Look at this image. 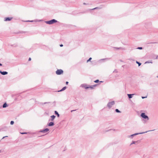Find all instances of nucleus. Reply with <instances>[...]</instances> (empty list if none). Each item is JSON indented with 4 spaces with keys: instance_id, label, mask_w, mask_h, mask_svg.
<instances>
[{
    "instance_id": "1",
    "label": "nucleus",
    "mask_w": 158,
    "mask_h": 158,
    "mask_svg": "<svg viewBox=\"0 0 158 158\" xmlns=\"http://www.w3.org/2000/svg\"><path fill=\"white\" fill-rule=\"evenodd\" d=\"M140 116L142 118H143L145 119V120H144L145 123L149 119V118L148 116L146 115L145 113H142L141 114Z\"/></svg>"
},
{
    "instance_id": "2",
    "label": "nucleus",
    "mask_w": 158,
    "mask_h": 158,
    "mask_svg": "<svg viewBox=\"0 0 158 158\" xmlns=\"http://www.w3.org/2000/svg\"><path fill=\"white\" fill-rule=\"evenodd\" d=\"M57 21L55 19H52L51 20L48 21H45V23L48 24H52L54 23H56Z\"/></svg>"
},
{
    "instance_id": "3",
    "label": "nucleus",
    "mask_w": 158,
    "mask_h": 158,
    "mask_svg": "<svg viewBox=\"0 0 158 158\" xmlns=\"http://www.w3.org/2000/svg\"><path fill=\"white\" fill-rule=\"evenodd\" d=\"M114 104L115 102L114 101L109 102L107 104V106L109 109H110Z\"/></svg>"
},
{
    "instance_id": "4",
    "label": "nucleus",
    "mask_w": 158,
    "mask_h": 158,
    "mask_svg": "<svg viewBox=\"0 0 158 158\" xmlns=\"http://www.w3.org/2000/svg\"><path fill=\"white\" fill-rule=\"evenodd\" d=\"M149 131H146V132H143L135 133V134H132V135H128V138H132L134 136H135L136 135H139V134H140L145 133H147Z\"/></svg>"
},
{
    "instance_id": "5",
    "label": "nucleus",
    "mask_w": 158,
    "mask_h": 158,
    "mask_svg": "<svg viewBox=\"0 0 158 158\" xmlns=\"http://www.w3.org/2000/svg\"><path fill=\"white\" fill-rule=\"evenodd\" d=\"M56 74L58 75H60L62 74L63 73V71L61 69H57L56 72Z\"/></svg>"
},
{
    "instance_id": "6",
    "label": "nucleus",
    "mask_w": 158,
    "mask_h": 158,
    "mask_svg": "<svg viewBox=\"0 0 158 158\" xmlns=\"http://www.w3.org/2000/svg\"><path fill=\"white\" fill-rule=\"evenodd\" d=\"M49 131V129L48 128H46L44 130H40L39 132L43 133H47Z\"/></svg>"
},
{
    "instance_id": "7",
    "label": "nucleus",
    "mask_w": 158,
    "mask_h": 158,
    "mask_svg": "<svg viewBox=\"0 0 158 158\" xmlns=\"http://www.w3.org/2000/svg\"><path fill=\"white\" fill-rule=\"evenodd\" d=\"M80 87H84L85 89H88L89 88L88 86H87V85L85 84H81V85Z\"/></svg>"
},
{
    "instance_id": "8",
    "label": "nucleus",
    "mask_w": 158,
    "mask_h": 158,
    "mask_svg": "<svg viewBox=\"0 0 158 158\" xmlns=\"http://www.w3.org/2000/svg\"><path fill=\"white\" fill-rule=\"evenodd\" d=\"M12 19V18H9V17L5 18V19H4V21H10Z\"/></svg>"
},
{
    "instance_id": "9",
    "label": "nucleus",
    "mask_w": 158,
    "mask_h": 158,
    "mask_svg": "<svg viewBox=\"0 0 158 158\" xmlns=\"http://www.w3.org/2000/svg\"><path fill=\"white\" fill-rule=\"evenodd\" d=\"M0 73L2 75H6L8 74V72L6 71H0Z\"/></svg>"
},
{
    "instance_id": "10",
    "label": "nucleus",
    "mask_w": 158,
    "mask_h": 158,
    "mask_svg": "<svg viewBox=\"0 0 158 158\" xmlns=\"http://www.w3.org/2000/svg\"><path fill=\"white\" fill-rule=\"evenodd\" d=\"M41 21V20H27L26 21L27 22H40V21Z\"/></svg>"
},
{
    "instance_id": "11",
    "label": "nucleus",
    "mask_w": 158,
    "mask_h": 158,
    "mask_svg": "<svg viewBox=\"0 0 158 158\" xmlns=\"http://www.w3.org/2000/svg\"><path fill=\"white\" fill-rule=\"evenodd\" d=\"M135 95V94H127L129 98L130 99L132 98V96Z\"/></svg>"
},
{
    "instance_id": "12",
    "label": "nucleus",
    "mask_w": 158,
    "mask_h": 158,
    "mask_svg": "<svg viewBox=\"0 0 158 158\" xmlns=\"http://www.w3.org/2000/svg\"><path fill=\"white\" fill-rule=\"evenodd\" d=\"M55 117L56 116L54 115H52L51 116V119L49 120V121L51 120V121H53Z\"/></svg>"
},
{
    "instance_id": "13",
    "label": "nucleus",
    "mask_w": 158,
    "mask_h": 158,
    "mask_svg": "<svg viewBox=\"0 0 158 158\" xmlns=\"http://www.w3.org/2000/svg\"><path fill=\"white\" fill-rule=\"evenodd\" d=\"M54 125V123L53 122H51L50 123H49L48 124V125L49 126H53Z\"/></svg>"
},
{
    "instance_id": "14",
    "label": "nucleus",
    "mask_w": 158,
    "mask_h": 158,
    "mask_svg": "<svg viewBox=\"0 0 158 158\" xmlns=\"http://www.w3.org/2000/svg\"><path fill=\"white\" fill-rule=\"evenodd\" d=\"M8 106V105L6 103H5L3 105L2 107L3 108H6V107Z\"/></svg>"
},
{
    "instance_id": "15",
    "label": "nucleus",
    "mask_w": 158,
    "mask_h": 158,
    "mask_svg": "<svg viewBox=\"0 0 158 158\" xmlns=\"http://www.w3.org/2000/svg\"><path fill=\"white\" fill-rule=\"evenodd\" d=\"M66 87L65 86V87H63L62 88V89H61L60 90L58 91V92H60V91H63L64 90H65L66 89Z\"/></svg>"
},
{
    "instance_id": "16",
    "label": "nucleus",
    "mask_w": 158,
    "mask_h": 158,
    "mask_svg": "<svg viewBox=\"0 0 158 158\" xmlns=\"http://www.w3.org/2000/svg\"><path fill=\"white\" fill-rule=\"evenodd\" d=\"M96 85H93L92 86H88L89 88H90L91 89H93L94 88V87H95Z\"/></svg>"
},
{
    "instance_id": "17",
    "label": "nucleus",
    "mask_w": 158,
    "mask_h": 158,
    "mask_svg": "<svg viewBox=\"0 0 158 158\" xmlns=\"http://www.w3.org/2000/svg\"><path fill=\"white\" fill-rule=\"evenodd\" d=\"M55 114L57 115L58 117H59L60 116L59 114H58V112L56 111H55Z\"/></svg>"
},
{
    "instance_id": "18",
    "label": "nucleus",
    "mask_w": 158,
    "mask_h": 158,
    "mask_svg": "<svg viewBox=\"0 0 158 158\" xmlns=\"http://www.w3.org/2000/svg\"><path fill=\"white\" fill-rule=\"evenodd\" d=\"M137 141H133L130 144V145H132V144H135L137 142Z\"/></svg>"
},
{
    "instance_id": "19",
    "label": "nucleus",
    "mask_w": 158,
    "mask_h": 158,
    "mask_svg": "<svg viewBox=\"0 0 158 158\" xmlns=\"http://www.w3.org/2000/svg\"><path fill=\"white\" fill-rule=\"evenodd\" d=\"M116 112L117 113H121V111L119 110L118 109H116L115 110Z\"/></svg>"
},
{
    "instance_id": "20",
    "label": "nucleus",
    "mask_w": 158,
    "mask_h": 158,
    "mask_svg": "<svg viewBox=\"0 0 158 158\" xmlns=\"http://www.w3.org/2000/svg\"><path fill=\"white\" fill-rule=\"evenodd\" d=\"M136 63L138 64V65L139 66H140V65H141V63L139 62H138L137 61H136Z\"/></svg>"
},
{
    "instance_id": "21",
    "label": "nucleus",
    "mask_w": 158,
    "mask_h": 158,
    "mask_svg": "<svg viewBox=\"0 0 158 158\" xmlns=\"http://www.w3.org/2000/svg\"><path fill=\"white\" fill-rule=\"evenodd\" d=\"M116 48L117 49H123V48L121 47Z\"/></svg>"
},
{
    "instance_id": "22",
    "label": "nucleus",
    "mask_w": 158,
    "mask_h": 158,
    "mask_svg": "<svg viewBox=\"0 0 158 158\" xmlns=\"http://www.w3.org/2000/svg\"><path fill=\"white\" fill-rule=\"evenodd\" d=\"M14 123V122L13 121H11L10 122V124L11 125H13Z\"/></svg>"
},
{
    "instance_id": "23",
    "label": "nucleus",
    "mask_w": 158,
    "mask_h": 158,
    "mask_svg": "<svg viewBox=\"0 0 158 158\" xmlns=\"http://www.w3.org/2000/svg\"><path fill=\"white\" fill-rule=\"evenodd\" d=\"M99 81L98 80H95V81H94V82L95 83H98V82H99Z\"/></svg>"
},
{
    "instance_id": "24",
    "label": "nucleus",
    "mask_w": 158,
    "mask_h": 158,
    "mask_svg": "<svg viewBox=\"0 0 158 158\" xmlns=\"http://www.w3.org/2000/svg\"><path fill=\"white\" fill-rule=\"evenodd\" d=\"M91 59L92 58L91 57L89 58V59L87 60V62H88L89 61H90Z\"/></svg>"
},
{
    "instance_id": "25",
    "label": "nucleus",
    "mask_w": 158,
    "mask_h": 158,
    "mask_svg": "<svg viewBox=\"0 0 158 158\" xmlns=\"http://www.w3.org/2000/svg\"><path fill=\"white\" fill-rule=\"evenodd\" d=\"M152 63L151 61V62L146 61V62H145V64H146V63Z\"/></svg>"
},
{
    "instance_id": "26",
    "label": "nucleus",
    "mask_w": 158,
    "mask_h": 158,
    "mask_svg": "<svg viewBox=\"0 0 158 158\" xmlns=\"http://www.w3.org/2000/svg\"><path fill=\"white\" fill-rule=\"evenodd\" d=\"M137 49H142V48L141 47H139L138 48H137Z\"/></svg>"
},
{
    "instance_id": "27",
    "label": "nucleus",
    "mask_w": 158,
    "mask_h": 158,
    "mask_svg": "<svg viewBox=\"0 0 158 158\" xmlns=\"http://www.w3.org/2000/svg\"><path fill=\"white\" fill-rule=\"evenodd\" d=\"M106 59H101L99 60V61H101V60H106Z\"/></svg>"
},
{
    "instance_id": "28",
    "label": "nucleus",
    "mask_w": 158,
    "mask_h": 158,
    "mask_svg": "<svg viewBox=\"0 0 158 158\" xmlns=\"http://www.w3.org/2000/svg\"><path fill=\"white\" fill-rule=\"evenodd\" d=\"M20 133L22 134H27V133H26V132H21Z\"/></svg>"
},
{
    "instance_id": "29",
    "label": "nucleus",
    "mask_w": 158,
    "mask_h": 158,
    "mask_svg": "<svg viewBox=\"0 0 158 158\" xmlns=\"http://www.w3.org/2000/svg\"><path fill=\"white\" fill-rule=\"evenodd\" d=\"M113 72H115L116 73H118V71L117 70L115 69L113 71Z\"/></svg>"
},
{
    "instance_id": "30",
    "label": "nucleus",
    "mask_w": 158,
    "mask_h": 158,
    "mask_svg": "<svg viewBox=\"0 0 158 158\" xmlns=\"http://www.w3.org/2000/svg\"><path fill=\"white\" fill-rule=\"evenodd\" d=\"M147 97H143V96H142V98H143V99H144V98H146Z\"/></svg>"
},
{
    "instance_id": "31",
    "label": "nucleus",
    "mask_w": 158,
    "mask_h": 158,
    "mask_svg": "<svg viewBox=\"0 0 158 158\" xmlns=\"http://www.w3.org/2000/svg\"><path fill=\"white\" fill-rule=\"evenodd\" d=\"M8 137V136H4L2 138V139H4V138H5V137Z\"/></svg>"
},
{
    "instance_id": "32",
    "label": "nucleus",
    "mask_w": 158,
    "mask_h": 158,
    "mask_svg": "<svg viewBox=\"0 0 158 158\" xmlns=\"http://www.w3.org/2000/svg\"><path fill=\"white\" fill-rule=\"evenodd\" d=\"M68 83H69V82H68V81H66V85H68Z\"/></svg>"
},
{
    "instance_id": "33",
    "label": "nucleus",
    "mask_w": 158,
    "mask_h": 158,
    "mask_svg": "<svg viewBox=\"0 0 158 158\" xmlns=\"http://www.w3.org/2000/svg\"><path fill=\"white\" fill-rule=\"evenodd\" d=\"M31 60V58H29L28 59L29 61H30Z\"/></svg>"
},
{
    "instance_id": "34",
    "label": "nucleus",
    "mask_w": 158,
    "mask_h": 158,
    "mask_svg": "<svg viewBox=\"0 0 158 158\" xmlns=\"http://www.w3.org/2000/svg\"><path fill=\"white\" fill-rule=\"evenodd\" d=\"M98 8V7H96V8H95L93 9H92V10H94V9H97Z\"/></svg>"
},
{
    "instance_id": "35",
    "label": "nucleus",
    "mask_w": 158,
    "mask_h": 158,
    "mask_svg": "<svg viewBox=\"0 0 158 158\" xmlns=\"http://www.w3.org/2000/svg\"><path fill=\"white\" fill-rule=\"evenodd\" d=\"M60 47H62L63 46V44H60Z\"/></svg>"
},
{
    "instance_id": "36",
    "label": "nucleus",
    "mask_w": 158,
    "mask_h": 158,
    "mask_svg": "<svg viewBox=\"0 0 158 158\" xmlns=\"http://www.w3.org/2000/svg\"><path fill=\"white\" fill-rule=\"evenodd\" d=\"M76 110H72L71 111V112H72L73 111H75Z\"/></svg>"
},
{
    "instance_id": "37",
    "label": "nucleus",
    "mask_w": 158,
    "mask_h": 158,
    "mask_svg": "<svg viewBox=\"0 0 158 158\" xmlns=\"http://www.w3.org/2000/svg\"><path fill=\"white\" fill-rule=\"evenodd\" d=\"M49 102H45L44 103V104H46V103H48Z\"/></svg>"
},
{
    "instance_id": "38",
    "label": "nucleus",
    "mask_w": 158,
    "mask_h": 158,
    "mask_svg": "<svg viewBox=\"0 0 158 158\" xmlns=\"http://www.w3.org/2000/svg\"><path fill=\"white\" fill-rule=\"evenodd\" d=\"M2 64L1 63H0V66H2Z\"/></svg>"
},
{
    "instance_id": "39",
    "label": "nucleus",
    "mask_w": 158,
    "mask_h": 158,
    "mask_svg": "<svg viewBox=\"0 0 158 158\" xmlns=\"http://www.w3.org/2000/svg\"><path fill=\"white\" fill-rule=\"evenodd\" d=\"M145 157V155H144L143 156V157Z\"/></svg>"
},
{
    "instance_id": "40",
    "label": "nucleus",
    "mask_w": 158,
    "mask_h": 158,
    "mask_svg": "<svg viewBox=\"0 0 158 158\" xmlns=\"http://www.w3.org/2000/svg\"><path fill=\"white\" fill-rule=\"evenodd\" d=\"M100 82H103V81H100Z\"/></svg>"
},
{
    "instance_id": "41",
    "label": "nucleus",
    "mask_w": 158,
    "mask_h": 158,
    "mask_svg": "<svg viewBox=\"0 0 158 158\" xmlns=\"http://www.w3.org/2000/svg\"><path fill=\"white\" fill-rule=\"evenodd\" d=\"M157 77H158V76H157Z\"/></svg>"
},
{
    "instance_id": "42",
    "label": "nucleus",
    "mask_w": 158,
    "mask_h": 158,
    "mask_svg": "<svg viewBox=\"0 0 158 158\" xmlns=\"http://www.w3.org/2000/svg\"><path fill=\"white\" fill-rule=\"evenodd\" d=\"M154 130H152L151 131H154Z\"/></svg>"
}]
</instances>
